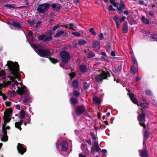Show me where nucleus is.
Segmentation results:
<instances>
[{"label":"nucleus","instance_id":"nucleus-34","mask_svg":"<svg viewBox=\"0 0 157 157\" xmlns=\"http://www.w3.org/2000/svg\"><path fill=\"white\" fill-rule=\"evenodd\" d=\"M21 118H23L25 115V112L23 110H21L20 112Z\"/></svg>","mask_w":157,"mask_h":157},{"label":"nucleus","instance_id":"nucleus-7","mask_svg":"<svg viewBox=\"0 0 157 157\" xmlns=\"http://www.w3.org/2000/svg\"><path fill=\"white\" fill-rule=\"evenodd\" d=\"M95 150L97 152H99L101 150V149L100 148L98 145V142L96 141L94 142V145L92 146L91 148V153L93 154L95 152Z\"/></svg>","mask_w":157,"mask_h":157},{"label":"nucleus","instance_id":"nucleus-36","mask_svg":"<svg viewBox=\"0 0 157 157\" xmlns=\"http://www.w3.org/2000/svg\"><path fill=\"white\" fill-rule=\"evenodd\" d=\"M6 74L4 71L2 70L0 72V77L4 78L6 77Z\"/></svg>","mask_w":157,"mask_h":157},{"label":"nucleus","instance_id":"nucleus-5","mask_svg":"<svg viewBox=\"0 0 157 157\" xmlns=\"http://www.w3.org/2000/svg\"><path fill=\"white\" fill-rule=\"evenodd\" d=\"M36 52L40 56L47 57L50 56V52L49 50L38 49L36 50Z\"/></svg>","mask_w":157,"mask_h":157},{"label":"nucleus","instance_id":"nucleus-25","mask_svg":"<svg viewBox=\"0 0 157 157\" xmlns=\"http://www.w3.org/2000/svg\"><path fill=\"white\" fill-rule=\"evenodd\" d=\"M128 30V26L125 22L123 25V28L122 29L123 32L124 33H127Z\"/></svg>","mask_w":157,"mask_h":157},{"label":"nucleus","instance_id":"nucleus-26","mask_svg":"<svg viewBox=\"0 0 157 157\" xmlns=\"http://www.w3.org/2000/svg\"><path fill=\"white\" fill-rule=\"evenodd\" d=\"M79 68L81 71L82 73H85L87 70L86 66L84 65H81L80 66Z\"/></svg>","mask_w":157,"mask_h":157},{"label":"nucleus","instance_id":"nucleus-46","mask_svg":"<svg viewBox=\"0 0 157 157\" xmlns=\"http://www.w3.org/2000/svg\"><path fill=\"white\" fill-rule=\"evenodd\" d=\"M70 78L72 79L75 76V74L74 73H72L69 74Z\"/></svg>","mask_w":157,"mask_h":157},{"label":"nucleus","instance_id":"nucleus-13","mask_svg":"<svg viewBox=\"0 0 157 157\" xmlns=\"http://www.w3.org/2000/svg\"><path fill=\"white\" fill-rule=\"evenodd\" d=\"M12 110L11 109H7L4 113V118H10L11 117Z\"/></svg>","mask_w":157,"mask_h":157},{"label":"nucleus","instance_id":"nucleus-15","mask_svg":"<svg viewBox=\"0 0 157 157\" xmlns=\"http://www.w3.org/2000/svg\"><path fill=\"white\" fill-rule=\"evenodd\" d=\"M12 25L17 29H22L21 25L18 22L14 21L12 23Z\"/></svg>","mask_w":157,"mask_h":157},{"label":"nucleus","instance_id":"nucleus-14","mask_svg":"<svg viewBox=\"0 0 157 157\" xmlns=\"http://www.w3.org/2000/svg\"><path fill=\"white\" fill-rule=\"evenodd\" d=\"M129 96L132 101L134 104H137L138 100L135 97L134 95L132 93L129 94Z\"/></svg>","mask_w":157,"mask_h":157},{"label":"nucleus","instance_id":"nucleus-54","mask_svg":"<svg viewBox=\"0 0 157 157\" xmlns=\"http://www.w3.org/2000/svg\"><path fill=\"white\" fill-rule=\"evenodd\" d=\"M100 40H102L104 39L103 35L102 33H101L99 35Z\"/></svg>","mask_w":157,"mask_h":157},{"label":"nucleus","instance_id":"nucleus-56","mask_svg":"<svg viewBox=\"0 0 157 157\" xmlns=\"http://www.w3.org/2000/svg\"><path fill=\"white\" fill-rule=\"evenodd\" d=\"M62 144V143L60 142H58L56 144V146L57 148H59V146H60Z\"/></svg>","mask_w":157,"mask_h":157},{"label":"nucleus","instance_id":"nucleus-64","mask_svg":"<svg viewBox=\"0 0 157 157\" xmlns=\"http://www.w3.org/2000/svg\"><path fill=\"white\" fill-rule=\"evenodd\" d=\"M86 141L89 145H91L92 144V142L90 140H86Z\"/></svg>","mask_w":157,"mask_h":157},{"label":"nucleus","instance_id":"nucleus-27","mask_svg":"<svg viewBox=\"0 0 157 157\" xmlns=\"http://www.w3.org/2000/svg\"><path fill=\"white\" fill-rule=\"evenodd\" d=\"M141 21L144 23L146 24H149V21L146 18H145L144 16H142L141 17Z\"/></svg>","mask_w":157,"mask_h":157},{"label":"nucleus","instance_id":"nucleus-2","mask_svg":"<svg viewBox=\"0 0 157 157\" xmlns=\"http://www.w3.org/2000/svg\"><path fill=\"white\" fill-rule=\"evenodd\" d=\"M60 55L62 60V63L60 64V65L63 68L67 69L69 68V67H67L66 65L68 66L67 63L70 59L69 53L65 51H63L60 52Z\"/></svg>","mask_w":157,"mask_h":157},{"label":"nucleus","instance_id":"nucleus-9","mask_svg":"<svg viewBox=\"0 0 157 157\" xmlns=\"http://www.w3.org/2000/svg\"><path fill=\"white\" fill-rule=\"evenodd\" d=\"M85 111V109L83 106H81L78 107L75 110V112L77 115H80Z\"/></svg>","mask_w":157,"mask_h":157},{"label":"nucleus","instance_id":"nucleus-63","mask_svg":"<svg viewBox=\"0 0 157 157\" xmlns=\"http://www.w3.org/2000/svg\"><path fill=\"white\" fill-rule=\"evenodd\" d=\"M125 16H123L122 18L120 19V22L123 21H124L125 19Z\"/></svg>","mask_w":157,"mask_h":157},{"label":"nucleus","instance_id":"nucleus-59","mask_svg":"<svg viewBox=\"0 0 157 157\" xmlns=\"http://www.w3.org/2000/svg\"><path fill=\"white\" fill-rule=\"evenodd\" d=\"M74 93L76 97H78L79 95V93L76 91H74Z\"/></svg>","mask_w":157,"mask_h":157},{"label":"nucleus","instance_id":"nucleus-22","mask_svg":"<svg viewBox=\"0 0 157 157\" xmlns=\"http://www.w3.org/2000/svg\"><path fill=\"white\" fill-rule=\"evenodd\" d=\"M92 44L94 47L96 48L99 49L100 48V42L98 41H95L93 42Z\"/></svg>","mask_w":157,"mask_h":157},{"label":"nucleus","instance_id":"nucleus-16","mask_svg":"<svg viewBox=\"0 0 157 157\" xmlns=\"http://www.w3.org/2000/svg\"><path fill=\"white\" fill-rule=\"evenodd\" d=\"M51 6L54 10L56 11H59L60 9V5L59 4H53Z\"/></svg>","mask_w":157,"mask_h":157},{"label":"nucleus","instance_id":"nucleus-3","mask_svg":"<svg viewBox=\"0 0 157 157\" xmlns=\"http://www.w3.org/2000/svg\"><path fill=\"white\" fill-rule=\"evenodd\" d=\"M18 89L17 90V93L20 95H22L23 94H26L28 95L23 101L24 104H25L31 102V98L28 96V93L27 92L26 86H22L21 87L19 86L17 87Z\"/></svg>","mask_w":157,"mask_h":157},{"label":"nucleus","instance_id":"nucleus-61","mask_svg":"<svg viewBox=\"0 0 157 157\" xmlns=\"http://www.w3.org/2000/svg\"><path fill=\"white\" fill-rule=\"evenodd\" d=\"M52 40V37H48L46 38L45 39V41H48Z\"/></svg>","mask_w":157,"mask_h":157},{"label":"nucleus","instance_id":"nucleus-55","mask_svg":"<svg viewBox=\"0 0 157 157\" xmlns=\"http://www.w3.org/2000/svg\"><path fill=\"white\" fill-rule=\"evenodd\" d=\"M109 10L110 11H115V10L113 8V7L112 5H110L109 7Z\"/></svg>","mask_w":157,"mask_h":157},{"label":"nucleus","instance_id":"nucleus-12","mask_svg":"<svg viewBox=\"0 0 157 157\" xmlns=\"http://www.w3.org/2000/svg\"><path fill=\"white\" fill-rule=\"evenodd\" d=\"M125 9V6L124 3L122 2H120L119 6L117 7L118 12L119 14H121L123 12L122 10Z\"/></svg>","mask_w":157,"mask_h":157},{"label":"nucleus","instance_id":"nucleus-52","mask_svg":"<svg viewBox=\"0 0 157 157\" xmlns=\"http://www.w3.org/2000/svg\"><path fill=\"white\" fill-rule=\"evenodd\" d=\"M2 132L3 134V135H7V130L6 128H2Z\"/></svg>","mask_w":157,"mask_h":157},{"label":"nucleus","instance_id":"nucleus-48","mask_svg":"<svg viewBox=\"0 0 157 157\" xmlns=\"http://www.w3.org/2000/svg\"><path fill=\"white\" fill-rule=\"evenodd\" d=\"M72 34L77 37L80 36V34L78 32H73Z\"/></svg>","mask_w":157,"mask_h":157},{"label":"nucleus","instance_id":"nucleus-17","mask_svg":"<svg viewBox=\"0 0 157 157\" xmlns=\"http://www.w3.org/2000/svg\"><path fill=\"white\" fill-rule=\"evenodd\" d=\"M22 124L23 121L22 120H21L20 121L16 122L15 123V127L16 128H18L21 131V126Z\"/></svg>","mask_w":157,"mask_h":157},{"label":"nucleus","instance_id":"nucleus-8","mask_svg":"<svg viewBox=\"0 0 157 157\" xmlns=\"http://www.w3.org/2000/svg\"><path fill=\"white\" fill-rule=\"evenodd\" d=\"M17 148L18 153L21 155H23L26 151V148H24L22 144L18 143L17 146Z\"/></svg>","mask_w":157,"mask_h":157},{"label":"nucleus","instance_id":"nucleus-50","mask_svg":"<svg viewBox=\"0 0 157 157\" xmlns=\"http://www.w3.org/2000/svg\"><path fill=\"white\" fill-rule=\"evenodd\" d=\"M89 31L92 34L95 35L96 34L95 32L94 31V29L93 28H91L90 29Z\"/></svg>","mask_w":157,"mask_h":157},{"label":"nucleus","instance_id":"nucleus-19","mask_svg":"<svg viewBox=\"0 0 157 157\" xmlns=\"http://www.w3.org/2000/svg\"><path fill=\"white\" fill-rule=\"evenodd\" d=\"M138 120L139 121V124L140 126L144 127V128H145L146 126L144 122L145 121V118H138Z\"/></svg>","mask_w":157,"mask_h":157},{"label":"nucleus","instance_id":"nucleus-42","mask_svg":"<svg viewBox=\"0 0 157 157\" xmlns=\"http://www.w3.org/2000/svg\"><path fill=\"white\" fill-rule=\"evenodd\" d=\"M33 33L31 31H29V32L28 35L30 38L31 39L32 41H33Z\"/></svg>","mask_w":157,"mask_h":157},{"label":"nucleus","instance_id":"nucleus-18","mask_svg":"<svg viewBox=\"0 0 157 157\" xmlns=\"http://www.w3.org/2000/svg\"><path fill=\"white\" fill-rule=\"evenodd\" d=\"M138 65H133L131 68L130 71L133 74H135L138 71Z\"/></svg>","mask_w":157,"mask_h":157},{"label":"nucleus","instance_id":"nucleus-41","mask_svg":"<svg viewBox=\"0 0 157 157\" xmlns=\"http://www.w3.org/2000/svg\"><path fill=\"white\" fill-rule=\"evenodd\" d=\"M64 33V32L62 31H60L59 32L57 33H56V36H55V37H58L61 36L62 34H63Z\"/></svg>","mask_w":157,"mask_h":157},{"label":"nucleus","instance_id":"nucleus-23","mask_svg":"<svg viewBox=\"0 0 157 157\" xmlns=\"http://www.w3.org/2000/svg\"><path fill=\"white\" fill-rule=\"evenodd\" d=\"M138 118H145L146 117L145 113L142 111V109L138 111Z\"/></svg>","mask_w":157,"mask_h":157},{"label":"nucleus","instance_id":"nucleus-11","mask_svg":"<svg viewBox=\"0 0 157 157\" xmlns=\"http://www.w3.org/2000/svg\"><path fill=\"white\" fill-rule=\"evenodd\" d=\"M139 155L141 157H148L147 151L146 149L140 150Z\"/></svg>","mask_w":157,"mask_h":157},{"label":"nucleus","instance_id":"nucleus-31","mask_svg":"<svg viewBox=\"0 0 157 157\" xmlns=\"http://www.w3.org/2000/svg\"><path fill=\"white\" fill-rule=\"evenodd\" d=\"M94 101L95 103L97 104H99L101 102L100 99L99 98L97 97H95L94 98Z\"/></svg>","mask_w":157,"mask_h":157},{"label":"nucleus","instance_id":"nucleus-37","mask_svg":"<svg viewBox=\"0 0 157 157\" xmlns=\"http://www.w3.org/2000/svg\"><path fill=\"white\" fill-rule=\"evenodd\" d=\"M131 59L133 65H137V63L136 59L134 57L132 56L131 57Z\"/></svg>","mask_w":157,"mask_h":157},{"label":"nucleus","instance_id":"nucleus-6","mask_svg":"<svg viewBox=\"0 0 157 157\" xmlns=\"http://www.w3.org/2000/svg\"><path fill=\"white\" fill-rule=\"evenodd\" d=\"M50 7L48 4H43L39 5L37 8L38 11L40 13H44Z\"/></svg>","mask_w":157,"mask_h":157},{"label":"nucleus","instance_id":"nucleus-60","mask_svg":"<svg viewBox=\"0 0 157 157\" xmlns=\"http://www.w3.org/2000/svg\"><path fill=\"white\" fill-rule=\"evenodd\" d=\"M101 54L102 56H101V58H102L103 59H105V57L106 56V54H105V53L104 52H103L101 53Z\"/></svg>","mask_w":157,"mask_h":157},{"label":"nucleus","instance_id":"nucleus-29","mask_svg":"<svg viewBox=\"0 0 157 157\" xmlns=\"http://www.w3.org/2000/svg\"><path fill=\"white\" fill-rule=\"evenodd\" d=\"M144 140L146 139V140H147L148 137V132L147 130H145L144 133Z\"/></svg>","mask_w":157,"mask_h":157},{"label":"nucleus","instance_id":"nucleus-21","mask_svg":"<svg viewBox=\"0 0 157 157\" xmlns=\"http://www.w3.org/2000/svg\"><path fill=\"white\" fill-rule=\"evenodd\" d=\"M113 19L116 23L117 27L119 28L120 27V22L119 21L118 17L117 16H115L113 17Z\"/></svg>","mask_w":157,"mask_h":157},{"label":"nucleus","instance_id":"nucleus-35","mask_svg":"<svg viewBox=\"0 0 157 157\" xmlns=\"http://www.w3.org/2000/svg\"><path fill=\"white\" fill-rule=\"evenodd\" d=\"M122 67L121 65L118 66L116 68L115 70L117 72L120 73L121 71Z\"/></svg>","mask_w":157,"mask_h":157},{"label":"nucleus","instance_id":"nucleus-58","mask_svg":"<svg viewBox=\"0 0 157 157\" xmlns=\"http://www.w3.org/2000/svg\"><path fill=\"white\" fill-rule=\"evenodd\" d=\"M28 22L29 24L33 25L34 24L35 22L33 21H28Z\"/></svg>","mask_w":157,"mask_h":157},{"label":"nucleus","instance_id":"nucleus-51","mask_svg":"<svg viewBox=\"0 0 157 157\" xmlns=\"http://www.w3.org/2000/svg\"><path fill=\"white\" fill-rule=\"evenodd\" d=\"M4 122L6 123H9L11 120V118H3Z\"/></svg>","mask_w":157,"mask_h":157},{"label":"nucleus","instance_id":"nucleus-28","mask_svg":"<svg viewBox=\"0 0 157 157\" xmlns=\"http://www.w3.org/2000/svg\"><path fill=\"white\" fill-rule=\"evenodd\" d=\"M70 100L72 104L75 105L77 103V99L76 98H72L70 99Z\"/></svg>","mask_w":157,"mask_h":157},{"label":"nucleus","instance_id":"nucleus-20","mask_svg":"<svg viewBox=\"0 0 157 157\" xmlns=\"http://www.w3.org/2000/svg\"><path fill=\"white\" fill-rule=\"evenodd\" d=\"M4 86L3 84L0 83V95H2L3 100H5L6 99L7 97L6 95L3 93L1 91L2 88Z\"/></svg>","mask_w":157,"mask_h":157},{"label":"nucleus","instance_id":"nucleus-53","mask_svg":"<svg viewBox=\"0 0 157 157\" xmlns=\"http://www.w3.org/2000/svg\"><path fill=\"white\" fill-rule=\"evenodd\" d=\"M145 93L147 95H151V91L148 90H147L145 91Z\"/></svg>","mask_w":157,"mask_h":157},{"label":"nucleus","instance_id":"nucleus-33","mask_svg":"<svg viewBox=\"0 0 157 157\" xmlns=\"http://www.w3.org/2000/svg\"><path fill=\"white\" fill-rule=\"evenodd\" d=\"M86 41L84 40H80L78 41V43L80 45H84L86 44Z\"/></svg>","mask_w":157,"mask_h":157},{"label":"nucleus","instance_id":"nucleus-47","mask_svg":"<svg viewBox=\"0 0 157 157\" xmlns=\"http://www.w3.org/2000/svg\"><path fill=\"white\" fill-rule=\"evenodd\" d=\"M45 37V36L44 35H40L38 37V39L39 40H43Z\"/></svg>","mask_w":157,"mask_h":157},{"label":"nucleus","instance_id":"nucleus-10","mask_svg":"<svg viewBox=\"0 0 157 157\" xmlns=\"http://www.w3.org/2000/svg\"><path fill=\"white\" fill-rule=\"evenodd\" d=\"M61 145L60 147L61 151H66L67 150V142L65 140H63L62 142Z\"/></svg>","mask_w":157,"mask_h":157},{"label":"nucleus","instance_id":"nucleus-62","mask_svg":"<svg viewBox=\"0 0 157 157\" xmlns=\"http://www.w3.org/2000/svg\"><path fill=\"white\" fill-rule=\"evenodd\" d=\"M137 4H140V5H143L144 4V2L143 1H139L137 2Z\"/></svg>","mask_w":157,"mask_h":157},{"label":"nucleus","instance_id":"nucleus-43","mask_svg":"<svg viewBox=\"0 0 157 157\" xmlns=\"http://www.w3.org/2000/svg\"><path fill=\"white\" fill-rule=\"evenodd\" d=\"M110 1L112 4L114 6L116 7L118 5V4L116 3L114 0H110Z\"/></svg>","mask_w":157,"mask_h":157},{"label":"nucleus","instance_id":"nucleus-1","mask_svg":"<svg viewBox=\"0 0 157 157\" xmlns=\"http://www.w3.org/2000/svg\"><path fill=\"white\" fill-rule=\"evenodd\" d=\"M7 65L13 75L10 77V79L12 81V83L11 84L17 86L19 83L17 81L15 80V79H17L18 81L21 80L19 73V66L18 64L16 62L13 63L10 61H8L7 62Z\"/></svg>","mask_w":157,"mask_h":157},{"label":"nucleus","instance_id":"nucleus-49","mask_svg":"<svg viewBox=\"0 0 157 157\" xmlns=\"http://www.w3.org/2000/svg\"><path fill=\"white\" fill-rule=\"evenodd\" d=\"M90 135L92 137L93 139L94 140H96V136H95V135L94 133L91 132H90Z\"/></svg>","mask_w":157,"mask_h":157},{"label":"nucleus","instance_id":"nucleus-40","mask_svg":"<svg viewBox=\"0 0 157 157\" xmlns=\"http://www.w3.org/2000/svg\"><path fill=\"white\" fill-rule=\"evenodd\" d=\"M49 59L50 61L52 63H55L57 62V60L54 58H49Z\"/></svg>","mask_w":157,"mask_h":157},{"label":"nucleus","instance_id":"nucleus-57","mask_svg":"<svg viewBox=\"0 0 157 157\" xmlns=\"http://www.w3.org/2000/svg\"><path fill=\"white\" fill-rule=\"evenodd\" d=\"M59 27V25L58 24L56 26H54V27H53V28L52 29V30L53 31L55 30Z\"/></svg>","mask_w":157,"mask_h":157},{"label":"nucleus","instance_id":"nucleus-44","mask_svg":"<svg viewBox=\"0 0 157 157\" xmlns=\"http://www.w3.org/2000/svg\"><path fill=\"white\" fill-rule=\"evenodd\" d=\"M110 1L112 4L114 6L116 7L118 5V4L116 3L114 0H110Z\"/></svg>","mask_w":157,"mask_h":157},{"label":"nucleus","instance_id":"nucleus-32","mask_svg":"<svg viewBox=\"0 0 157 157\" xmlns=\"http://www.w3.org/2000/svg\"><path fill=\"white\" fill-rule=\"evenodd\" d=\"M72 85L74 88H76L78 86V83L77 81H74L72 82Z\"/></svg>","mask_w":157,"mask_h":157},{"label":"nucleus","instance_id":"nucleus-24","mask_svg":"<svg viewBox=\"0 0 157 157\" xmlns=\"http://www.w3.org/2000/svg\"><path fill=\"white\" fill-rule=\"evenodd\" d=\"M2 141H6L8 140V136L7 135H3L2 134L0 135V138Z\"/></svg>","mask_w":157,"mask_h":157},{"label":"nucleus","instance_id":"nucleus-4","mask_svg":"<svg viewBox=\"0 0 157 157\" xmlns=\"http://www.w3.org/2000/svg\"><path fill=\"white\" fill-rule=\"evenodd\" d=\"M110 76V74L109 72L102 71L100 75L96 76L95 79L97 82H100L102 81L103 79H106Z\"/></svg>","mask_w":157,"mask_h":157},{"label":"nucleus","instance_id":"nucleus-38","mask_svg":"<svg viewBox=\"0 0 157 157\" xmlns=\"http://www.w3.org/2000/svg\"><path fill=\"white\" fill-rule=\"evenodd\" d=\"M95 56V54L94 53L91 52L88 54L87 57L88 58H91L94 57Z\"/></svg>","mask_w":157,"mask_h":157},{"label":"nucleus","instance_id":"nucleus-39","mask_svg":"<svg viewBox=\"0 0 157 157\" xmlns=\"http://www.w3.org/2000/svg\"><path fill=\"white\" fill-rule=\"evenodd\" d=\"M68 27L70 29L74 30L76 28L75 26L72 23L70 24L68 26Z\"/></svg>","mask_w":157,"mask_h":157},{"label":"nucleus","instance_id":"nucleus-45","mask_svg":"<svg viewBox=\"0 0 157 157\" xmlns=\"http://www.w3.org/2000/svg\"><path fill=\"white\" fill-rule=\"evenodd\" d=\"M83 86L84 88L86 90L89 87V85L86 82H84L83 83Z\"/></svg>","mask_w":157,"mask_h":157},{"label":"nucleus","instance_id":"nucleus-30","mask_svg":"<svg viewBox=\"0 0 157 157\" xmlns=\"http://www.w3.org/2000/svg\"><path fill=\"white\" fill-rule=\"evenodd\" d=\"M138 106H140L142 108L144 109L146 108L147 106V104L145 103H141L138 105Z\"/></svg>","mask_w":157,"mask_h":157}]
</instances>
